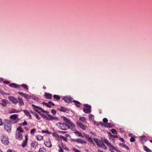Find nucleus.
Returning a JSON list of instances; mask_svg holds the SVG:
<instances>
[{
  "mask_svg": "<svg viewBox=\"0 0 152 152\" xmlns=\"http://www.w3.org/2000/svg\"><path fill=\"white\" fill-rule=\"evenodd\" d=\"M46 151V149L44 147L41 148L39 149V152H45Z\"/></svg>",
  "mask_w": 152,
  "mask_h": 152,
  "instance_id": "obj_33",
  "label": "nucleus"
},
{
  "mask_svg": "<svg viewBox=\"0 0 152 152\" xmlns=\"http://www.w3.org/2000/svg\"><path fill=\"white\" fill-rule=\"evenodd\" d=\"M105 126L106 127L109 128H111L113 127L112 125L110 123H106L105 125Z\"/></svg>",
  "mask_w": 152,
  "mask_h": 152,
  "instance_id": "obj_36",
  "label": "nucleus"
},
{
  "mask_svg": "<svg viewBox=\"0 0 152 152\" xmlns=\"http://www.w3.org/2000/svg\"><path fill=\"white\" fill-rule=\"evenodd\" d=\"M32 106L33 107L34 110L37 112L40 113L41 112H42L43 109L42 108L34 104H32Z\"/></svg>",
  "mask_w": 152,
  "mask_h": 152,
  "instance_id": "obj_6",
  "label": "nucleus"
},
{
  "mask_svg": "<svg viewBox=\"0 0 152 152\" xmlns=\"http://www.w3.org/2000/svg\"><path fill=\"white\" fill-rule=\"evenodd\" d=\"M21 86L26 89L27 91H28V88L26 84H23L21 85Z\"/></svg>",
  "mask_w": 152,
  "mask_h": 152,
  "instance_id": "obj_34",
  "label": "nucleus"
},
{
  "mask_svg": "<svg viewBox=\"0 0 152 152\" xmlns=\"http://www.w3.org/2000/svg\"><path fill=\"white\" fill-rule=\"evenodd\" d=\"M103 141L109 147H111L113 150H115L116 149V148L115 147L111 144L107 139H104L103 140Z\"/></svg>",
  "mask_w": 152,
  "mask_h": 152,
  "instance_id": "obj_7",
  "label": "nucleus"
},
{
  "mask_svg": "<svg viewBox=\"0 0 152 152\" xmlns=\"http://www.w3.org/2000/svg\"><path fill=\"white\" fill-rule=\"evenodd\" d=\"M0 92L1 94H4V95H8V94H7L5 93L4 92H3L2 91H0Z\"/></svg>",
  "mask_w": 152,
  "mask_h": 152,
  "instance_id": "obj_59",
  "label": "nucleus"
},
{
  "mask_svg": "<svg viewBox=\"0 0 152 152\" xmlns=\"http://www.w3.org/2000/svg\"><path fill=\"white\" fill-rule=\"evenodd\" d=\"M84 136L86 138H87L88 139L89 138H90L89 137V136L88 135L84 134Z\"/></svg>",
  "mask_w": 152,
  "mask_h": 152,
  "instance_id": "obj_58",
  "label": "nucleus"
},
{
  "mask_svg": "<svg viewBox=\"0 0 152 152\" xmlns=\"http://www.w3.org/2000/svg\"><path fill=\"white\" fill-rule=\"evenodd\" d=\"M103 121L104 123H107L108 122V120L107 118H103Z\"/></svg>",
  "mask_w": 152,
  "mask_h": 152,
  "instance_id": "obj_54",
  "label": "nucleus"
},
{
  "mask_svg": "<svg viewBox=\"0 0 152 152\" xmlns=\"http://www.w3.org/2000/svg\"><path fill=\"white\" fill-rule=\"evenodd\" d=\"M45 98L48 99H51L52 97V95L50 93H45Z\"/></svg>",
  "mask_w": 152,
  "mask_h": 152,
  "instance_id": "obj_16",
  "label": "nucleus"
},
{
  "mask_svg": "<svg viewBox=\"0 0 152 152\" xmlns=\"http://www.w3.org/2000/svg\"><path fill=\"white\" fill-rule=\"evenodd\" d=\"M3 124V122L2 120L0 118V126L2 125Z\"/></svg>",
  "mask_w": 152,
  "mask_h": 152,
  "instance_id": "obj_63",
  "label": "nucleus"
},
{
  "mask_svg": "<svg viewBox=\"0 0 152 152\" xmlns=\"http://www.w3.org/2000/svg\"><path fill=\"white\" fill-rule=\"evenodd\" d=\"M18 93L20 95H21V96H23V97L24 96V95H25V93H24L23 92H18Z\"/></svg>",
  "mask_w": 152,
  "mask_h": 152,
  "instance_id": "obj_48",
  "label": "nucleus"
},
{
  "mask_svg": "<svg viewBox=\"0 0 152 152\" xmlns=\"http://www.w3.org/2000/svg\"><path fill=\"white\" fill-rule=\"evenodd\" d=\"M44 144L47 147L50 148L52 146V143L50 140L47 139L45 140Z\"/></svg>",
  "mask_w": 152,
  "mask_h": 152,
  "instance_id": "obj_10",
  "label": "nucleus"
},
{
  "mask_svg": "<svg viewBox=\"0 0 152 152\" xmlns=\"http://www.w3.org/2000/svg\"><path fill=\"white\" fill-rule=\"evenodd\" d=\"M8 102V101L6 99H2L1 101V102L0 104L2 105L3 106H5L7 104Z\"/></svg>",
  "mask_w": 152,
  "mask_h": 152,
  "instance_id": "obj_19",
  "label": "nucleus"
},
{
  "mask_svg": "<svg viewBox=\"0 0 152 152\" xmlns=\"http://www.w3.org/2000/svg\"><path fill=\"white\" fill-rule=\"evenodd\" d=\"M119 139L122 142H124V140L123 138H120Z\"/></svg>",
  "mask_w": 152,
  "mask_h": 152,
  "instance_id": "obj_62",
  "label": "nucleus"
},
{
  "mask_svg": "<svg viewBox=\"0 0 152 152\" xmlns=\"http://www.w3.org/2000/svg\"><path fill=\"white\" fill-rule=\"evenodd\" d=\"M130 141L131 142H134L135 141V139L133 137H131L130 139Z\"/></svg>",
  "mask_w": 152,
  "mask_h": 152,
  "instance_id": "obj_53",
  "label": "nucleus"
},
{
  "mask_svg": "<svg viewBox=\"0 0 152 152\" xmlns=\"http://www.w3.org/2000/svg\"><path fill=\"white\" fill-rule=\"evenodd\" d=\"M18 118V115L17 114L12 115L10 117V121L13 124L16 123L18 121L17 119Z\"/></svg>",
  "mask_w": 152,
  "mask_h": 152,
  "instance_id": "obj_4",
  "label": "nucleus"
},
{
  "mask_svg": "<svg viewBox=\"0 0 152 152\" xmlns=\"http://www.w3.org/2000/svg\"><path fill=\"white\" fill-rule=\"evenodd\" d=\"M58 110L60 111L66 113H68L69 111L67 108L63 106H61L60 109H58Z\"/></svg>",
  "mask_w": 152,
  "mask_h": 152,
  "instance_id": "obj_14",
  "label": "nucleus"
},
{
  "mask_svg": "<svg viewBox=\"0 0 152 152\" xmlns=\"http://www.w3.org/2000/svg\"><path fill=\"white\" fill-rule=\"evenodd\" d=\"M41 115H42V117H43L44 118L46 119V117L47 115H45L44 114H41Z\"/></svg>",
  "mask_w": 152,
  "mask_h": 152,
  "instance_id": "obj_56",
  "label": "nucleus"
},
{
  "mask_svg": "<svg viewBox=\"0 0 152 152\" xmlns=\"http://www.w3.org/2000/svg\"><path fill=\"white\" fill-rule=\"evenodd\" d=\"M42 104L49 108H50L51 107V105H52L53 106H54L55 105L51 101H49L48 103L43 102H42Z\"/></svg>",
  "mask_w": 152,
  "mask_h": 152,
  "instance_id": "obj_9",
  "label": "nucleus"
},
{
  "mask_svg": "<svg viewBox=\"0 0 152 152\" xmlns=\"http://www.w3.org/2000/svg\"><path fill=\"white\" fill-rule=\"evenodd\" d=\"M1 140L2 143L5 145H8L9 141L7 136L4 134L1 135Z\"/></svg>",
  "mask_w": 152,
  "mask_h": 152,
  "instance_id": "obj_3",
  "label": "nucleus"
},
{
  "mask_svg": "<svg viewBox=\"0 0 152 152\" xmlns=\"http://www.w3.org/2000/svg\"><path fill=\"white\" fill-rule=\"evenodd\" d=\"M143 149L147 152H151V151L146 146H144Z\"/></svg>",
  "mask_w": 152,
  "mask_h": 152,
  "instance_id": "obj_27",
  "label": "nucleus"
},
{
  "mask_svg": "<svg viewBox=\"0 0 152 152\" xmlns=\"http://www.w3.org/2000/svg\"><path fill=\"white\" fill-rule=\"evenodd\" d=\"M27 138L26 135L25 136V140L23 141V143L22 144V146L24 147L26 145V143H27Z\"/></svg>",
  "mask_w": 152,
  "mask_h": 152,
  "instance_id": "obj_22",
  "label": "nucleus"
},
{
  "mask_svg": "<svg viewBox=\"0 0 152 152\" xmlns=\"http://www.w3.org/2000/svg\"><path fill=\"white\" fill-rule=\"evenodd\" d=\"M16 138L18 140H21L23 139V136L21 133L19 132H16L15 135Z\"/></svg>",
  "mask_w": 152,
  "mask_h": 152,
  "instance_id": "obj_12",
  "label": "nucleus"
},
{
  "mask_svg": "<svg viewBox=\"0 0 152 152\" xmlns=\"http://www.w3.org/2000/svg\"><path fill=\"white\" fill-rule=\"evenodd\" d=\"M122 146L123 148H125L127 150H129V147L124 144H123Z\"/></svg>",
  "mask_w": 152,
  "mask_h": 152,
  "instance_id": "obj_39",
  "label": "nucleus"
},
{
  "mask_svg": "<svg viewBox=\"0 0 152 152\" xmlns=\"http://www.w3.org/2000/svg\"><path fill=\"white\" fill-rule=\"evenodd\" d=\"M62 99L66 103H70L72 102V99L70 96H65Z\"/></svg>",
  "mask_w": 152,
  "mask_h": 152,
  "instance_id": "obj_8",
  "label": "nucleus"
},
{
  "mask_svg": "<svg viewBox=\"0 0 152 152\" xmlns=\"http://www.w3.org/2000/svg\"><path fill=\"white\" fill-rule=\"evenodd\" d=\"M74 151L75 152H80L79 150L77 149H74Z\"/></svg>",
  "mask_w": 152,
  "mask_h": 152,
  "instance_id": "obj_64",
  "label": "nucleus"
},
{
  "mask_svg": "<svg viewBox=\"0 0 152 152\" xmlns=\"http://www.w3.org/2000/svg\"><path fill=\"white\" fill-rule=\"evenodd\" d=\"M63 119L65 123L58 122L57 123V126L60 129L66 130L69 129H72L74 128V125L66 117H64Z\"/></svg>",
  "mask_w": 152,
  "mask_h": 152,
  "instance_id": "obj_1",
  "label": "nucleus"
},
{
  "mask_svg": "<svg viewBox=\"0 0 152 152\" xmlns=\"http://www.w3.org/2000/svg\"><path fill=\"white\" fill-rule=\"evenodd\" d=\"M35 117L36 118L38 119L39 120L40 119V118L39 117V116L38 115L37 113L35 114Z\"/></svg>",
  "mask_w": 152,
  "mask_h": 152,
  "instance_id": "obj_51",
  "label": "nucleus"
},
{
  "mask_svg": "<svg viewBox=\"0 0 152 152\" xmlns=\"http://www.w3.org/2000/svg\"><path fill=\"white\" fill-rule=\"evenodd\" d=\"M17 130L19 131L20 132H23V130L22 128L20 127H19L17 128Z\"/></svg>",
  "mask_w": 152,
  "mask_h": 152,
  "instance_id": "obj_41",
  "label": "nucleus"
},
{
  "mask_svg": "<svg viewBox=\"0 0 152 152\" xmlns=\"http://www.w3.org/2000/svg\"><path fill=\"white\" fill-rule=\"evenodd\" d=\"M19 112V111L17 110L16 109H12V110H10L9 113H18Z\"/></svg>",
  "mask_w": 152,
  "mask_h": 152,
  "instance_id": "obj_32",
  "label": "nucleus"
},
{
  "mask_svg": "<svg viewBox=\"0 0 152 152\" xmlns=\"http://www.w3.org/2000/svg\"><path fill=\"white\" fill-rule=\"evenodd\" d=\"M78 134L79 136L81 137H83V135L80 132H78Z\"/></svg>",
  "mask_w": 152,
  "mask_h": 152,
  "instance_id": "obj_55",
  "label": "nucleus"
},
{
  "mask_svg": "<svg viewBox=\"0 0 152 152\" xmlns=\"http://www.w3.org/2000/svg\"><path fill=\"white\" fill-rule=\"evenodd\" d=\"M113 138H118V136L117 135H113Z\"/></svg>",
  "mask_w": 152,
  "mask_h": 152,
  "instance_id": "obj_61",
  "label": "nucleus"
},
{
  "mask_svg": "<svg viewBox=\"0 0 152 152\" xmlns=\"http://www.w3.org/2000/svg\"><path fill=\"white\" fill-rule=\"evenodd\" d=\"M46 119L47 120H51L54 119H58V118L56 117H54L53 116L49 114H47Z\"/></svg>",
  "mask_w": 152,
  "mask_h": 152,
  "instance_id": "obj_11",
  "label": "nucleus"
},
{
  "mask_svg": "<svg viewBox=\"0 0 152 152\" xmlns=\"http://www.w3.org/2000/svg\"><path fill=\"white\" fill-rule=\"evenodd\" d=\"M4 83L6 84H8L10 83V82L8 81H4Z\"/></svg>",
  "mask_w": 152,
  "mask_h": 152,
  "instance_id": "obj_60",
  "label": "nucleus"
},
{
  "mask_svg": "<svg viewBox=\"0 0 152 152\" xmlns=\"http://www.w3.org/2000/svg\"><path fill=\"white\" fill-rule=\"evenodd\" d=\"M51 112L54 115L56 114V111L53 109L51 110Z\"/></svg>",
  "mask_w": 152,
  "mask_h": 152,
  "instance_id": "obj_49",
  "label": "nucleus"
},
{
  "mask_svg": "<svg viewBox=\"0 0 152 152\" xmlns=\"http://www.w3.org/2000/svg\"><path fill=\"white\" fill-rule=\"evenodd\" d=\"M142 143L144 142H145L146 141L147 138L145 136H143L140 137Z\"/></svg>",
  "mask_w": 152,
  "mask_h": 152,
  "instance_id": "obj_24",
  "label": "nucleus"
},
{
  "mask_svg": "<svg viewBox=\"0 0 152 152\" xmlns=\"http://www.w3.org/2000/svg\"><path fill=\"white\" fill-rule=\"evenodd\" d=\"M93 140L95 142L96 144L98 143L99 141L98 140V139L95 138H93Z\"/></svg>",
  "mask_w": 152,
  "mask_h": 152,
  "instance_id": "obj_47",
  "label": "nucleus"
},
{
  "mask_svg": "<svg viewBox=\"0 0 152 152\" xmlns=\"http://www.w3.org/2000/svg\"><path fill=\"white\" fill-rule=\"evenodd\" d=\"M9 86L12 87L17 88H20V86L16 84L15 83H12L10 84L9 85ZM19 90H20L19 89H18Z\"/></svg>",
  "mask_w": 152,
  "mask_h": 152,
  "instance_id": "obj_17",
  "label": "nucleus"
},
{
  "mask_svg": "<svg viewBox=\"0 0 152 152\" xmlns=\"http://www.w3.org/2000/svg\"><path fill=\"white\" fill-rule=\"evenodd\" d=\"M11 123L8 119H5L4 121V129L8 132L11 131Z\"/></svg>",
  "mask_w": 152,
  "mask_h": 152,
  "instance_id": "obj_2",
  "label": "nucleus"
},
{
  "mask_svg": "<svg viewBox=\"0 0 152 152\" xmlns=\"http://www.w3.org/2000/svg\"><path fill=\"white\" fill-rule=\"evenodd\" d=\"M27 123L26 121H24L23 123L20 124V126H25L27 125Z\"/></svg>",
  "mask_w": 152,
  "mask_h": 152,
  "instance_id": "obj_40",
  "label": "nucleus"
},
{
  "mask_svg": "<svg viewBox=\"0 0 152 152\" xmlns=\"http://www.w3.org/2000/svg\"><path fill=\"white\" fill-rule=\"evenodd\" d=\"M83 105L86 108H91V107L90 105H89L87 104H84Z\"/></svg>",
  "mask_w": 152,
  "mask_h": 152,
  "instance_id": "obj_38",
  "label": "nucleus"
},
{
  "mask_svg": "<svg viewBox=\"0 0 152 152\" xmlns=\"http://www.w3.org/2000/svg\"><path fill=\"white\" fill-rule=\"evenodd\" d=\"M94 116L92 114H90V115H89V119H91V120L94 119Z\"/></svg>",
  "mask_w": 152,
  "mask_h": 152,
  "instance_id": "obj_46",
  "label": "nucleus"
},
{
  "mask_svg": "<svg viewBox=\"0 0 152 152\" xmlns=\"http://www.w3.org/2000/svg\"><path fill=\"white\" fill-rule=\"evenodd\" d=\"M53 98L57 100H59L60 99V97L59 95H54L53 96Z\"/></svg>",
  "mask_w": 152,
  "mask_h": 152,
  "instance_id": "obj_30",
  "label": "nucleus"
},
{
  "mask_svg": "<svg viewBox=\"0 0 152 152\" xmlns=\"http://www.w3.org/2000/svg\"><path fill=\"white\" fill-rule=\"evenodd\" d=\"M62 148L64 149V150H65L66 151H69V149H68V148L66 147V146L65 145H63V144H62Z\"/></svg>",
  "mask_w": 152,
  "mask_h": 152,
  "instance_id": "obj_43",
  "label": "nucleus"
},
{
  "mask_svg": "<svg viewBox=\"0 0 152 152\" xmlns=\"http://www.w3.org/2000/svg\"><path fill=\"white\" fill-rule=\"evenodd\" d=\"M75 141L78 143L81 144H86V141H85L84 140L80 138H78L76 139L75 140Z\"/></svg>",
  "mask_w": 152,
  "mask_h": 152,
  "instance_id": "obj_15",
  "label": "nucleus"
},
{
  "mask_svg": "<svg viewBox=\"0 0 152 152\" xmlns=\"http://www.w3.org/2000/svg\"><path fill=\"white\" fill-rule=\"evenodd\" d=\"M101 148L104 149L105 150H106L107 149V147L104 144V143L102 144V146L101 147Z\"/></svg>",
  "mask_w": 152,
  "mask_h": 152,
  "instance_id": "obj_44",
  "label": "nucleus"
},
{
  "mask_svg": "<svg viewBox=\"0 0 152 152\" xmlns=\"http://www.w3.org/2000/svg\"><path fill=\"white\" fill-rule=\"evenodd\" d=\"M8 98L10 102L13 104H16L18 103L17 99L13 96H9Z\"/></svg>",
  "mask_w": 152,
  "mask_h": 152,
  "instance_id": "obj_5",
  "label": "nucleus"
},
{
  "mask_svg": "<svg viewBox=\"0 0 152 152\" xmlns=\"http://www.w3.org/2000/svg\"><path fill=\"white\" fill-rule=\"evenodd\" d=\"M79 120L84 123H85L87 122L86 118L84 117H80L79 118Z\"/></svg>",
  "mask_w": 152,
  "mask_h": 152,
  "instance_id": "obj_26",
  "label": "nucleus"
},
{
  "mask_svg": "<svg viewBox=\"0 0 152 152\" xmlns=\"http://www.w3.org/2000/svg\"><path fill=\"white\" fill-rule=\"evenodd\" d=\"M88 141L90 142L91 143H92L94 145H95V144L94 142L92 140L91 138L90 137L88 138Z\"/></svg>",
  "mask_w": 152,
  "mask_h": 152,
  "instance_id": "obj_37",
  "label": "nucleus"
},
{
  "mask_svg": "<svg viewBox=\"0 0 152 152\" xmlns=\"http://www.w3.org/2000/svg\"><path fill=\"white\" fill-rule=\"evenodd\" d=\"M23 111L26 115L27 116H29L30 118H31V115L30 114L28 110H24Z\"/></svg>",
  "mask_w": 152,
  "mask_h": 152,
  "instance_id": "obj_25",
  "label": "nucleus"
},
{
  "mask_svg": "<svg viewBox=\"0 0 152 152\" xmlns=\"http://www.w3.org/2000/svg\"><path fill=\"white\" fill-rule=\"evenodd\" d=\"M111 132L114 134H117V132L116 131V130L114 129H112L111 130Z\"/></svg>",
  "mask_w": 152,
  "mask_h": 152,
  "instance_id": "obj_42",
  "label": "nucleus"
},
{
  "mask_svg": "<svg viewBox=\"0 0 152 152\" xmlns=\"http://www.w3.org/2000/svg\"><path fill=\"white\" fill-rule=\"evenodd\" d=\"M103 143H104L102 141H99V142L97 144V145L98 147L101 148V147L102 146V144H103Z\"/></svg>",
  "mask_w": 152,
  "mask_h": 152,
  "instance_id": "obj_35",
  "label": "nucleus"
},
{
  "mask_svg": "<svg viewBox=\"0 0 152 152\" xmlns=\"http://www.w3.org/2000/svg\"><path fill=\"white\" fill-rule=\"evenodd\" d=\"M108 135L109 136H110V137H111V138H112V137H113V135H112L110 132H109L108 133Z\"/></svg>",
  "mask_w": 152,
  "mask_h": 152,
  "instance_id": "obj_57",
  "label": "nucleus"
},
{
  "mask_svg": "<svg viewBox=\"0 0 152 152\" xmlns=\"http://www.w3.org/2000/svg\"><path fill=\"white\" fill-rule=\"evenodd\" d=\"M59 146V152H63V150L61 148V147L59 145H58Z\"/></svg>",
  "mask_w": 152,
  "mask_h": 152,
  "instance_id": "obj_52",
  "label": "nucleus"
},
{
  "mask_svg": "<svg viewBox=\"0 0 152 152\" xmlns=\"http://www.w3.org/2000/svg\"><path fill=\"white\" fill-rule=\"evenodd\" d=\"M38 143L36 142H33L31 144V147L36 148L38 146Z\"/></svg>",
  "mask_w": 152,
  "mask_h": 152,
  "instance_id": "obj_23",
  "label": "nucleus"
},
{
  "mask_svg": "<svg viewBox=\"0 0 152 152\" xmlns=\"http://www.w3.org/2000/svg\"><path fill=\"white\" fill-rule=\"evenodd\" d=\"M18 99L19 105L20 106L23 105H24V102L22 99L19 97H18Z\"/></svg>",
  "mask_w": 152,
  "mask_h": 152,
  "instance_id": "obj_18",
  "label": "nucleus"
},
{
  "mask_svg": "<svg viewBox=\"0 0 152 152\" xmlns=\"http://www.w3.org/2000/svg\"><path fill=\"white\" fill-rule=\"evenodd\" d=\"M83 111L86 113H89L91 112V108H84L83 109Z\"/></svg>",
  "mask_w": 152,
  "mask_h": 152,
  "instance_id": "obj_21",
  "label": "nucleus"
},
{
  "mask_svg": "<svg viewBox=\"0 0 152 152\" xmlns=\"http://www.w3.org/2000/svg\"><path fill=\"white\" fill-rule=\"evenodd\" d=\"M35 131V129H31V134H34V132Z\"/></svg>",
  "mask_w": 152,
  "mask_h": 152,
  "instance_id": "obj_50",
  "label": "nucleus"
},
{
  "mask_svg": "<svg viewBox=\"0 0 152 152\" xmlns=\"http://www.w3.org/2000/svg\"><path fill=\"white\" fill-rule=\"evenodd\" d=\"M23 97H24L26 99L28 100L31 99V96L25 94Z\"/></svg>",
  "mask_w": 152,
  "mask_h": 152,
  "instance_id": "obj_29",
  "label": "nucleus"
},
{
  "mask_svg": "<svg viewBox=\"0 0 152 152\" xmlns=\"http://www.w3.org/2000/svg\"><path fill=\"white\" fill-rule=\"evenodd\" d=\"M72 101L75 103V106L77 107H80L81 103L75 100H73Z\"/></svg>",
  "mask_w": 152,
  "mask_h": 152,
  "instance_id": "obj_20",
  "label": "nucleus"
},
{
  "mask_svg": "<svg viewBox=\"0 0 152 152\" xmlns=\"http://www.w3.org/2000/svg\"><path fill=\"white\" fill-rule=\"evenodd\" d=\"M66 137L65 136H63L61 135H60V137L63 139V140L64 141H67V139L66 138V137L67 136H69V135L68 134H66Z\"/></svg>",
  "mask_w": 152,
  "mask_h": 152,
  "instance_id": "obj_31",
  "label": "nucleus"
},
{
  "mask_svg": "<svg viewBox=\"0 0 152 152\" xmlns=\"http://www.w3.org/2000/svg\"><path fill=\"white\" fill-rule=\"evenodd\" d=\"M42 133H47L48 134H51L50 132L49 131L47 130L46 131L42 130Z\"/></svg>",
  "mask_w": 152,
  "mask_h": 152,
  "instance_id": "obj_45",
  "label": "nucleus"
},
{
  "mask_svg": "<svg viewBox=\"0 0 152 152\" xmlns=\"http://www.w3.org/2000/svg\"><path fill=\"white\" fill-rule=\"evenodd\" d=\"M36 138L38 140H43V137L42 135H38L36 136Z\"/></svg>",
  "mask_w": 152,
  "mask_h": 152,
  "instance_id": "obj_28",
  "label": "nucleus"
},
{
  "mask_svg": "<svg viewBox=\"0 0 152 152\" xmlns=\"http://www.w3.org/2000/svg\"><path fill=\"white\" fill-rule=\"evenodd\" d=\"M77 124L79 127L82 129L83 130H85L86 129V126L82 124L81 122L79 121H77Z\"/></svg>",
  "mask_w": 152,
  "mask_h": 152,
  "instance_id": "obj_13",
  "label": "nucleus"
}]
</instances>
